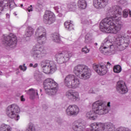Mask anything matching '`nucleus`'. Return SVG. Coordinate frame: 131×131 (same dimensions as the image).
<instances>
[{
  "label": "nucleus",
  "instance_id": "15",
  "mask_svg": "<svg viewBox=\"0 0 131 131\" xmlns=\"http://www.w3.org/2000/svg\"><path fill=\"white\" fill-rule=\"evenodd\" d=\"M116 90L118 93L123 95V94H126L128 92L127 87L125 84V82L123 80H120L117 82L116 85Z\"/></svg>",
  "mask_w": 131,
  "mask_h": 131
},
{
  "label": "nucleus",
  "instance_id": "34",
  "mask_svg": "<svg viewBox=\"0 0 131 131\" xmlns=\"http://www.w3.org/2000/svg\"><path fill=\"white\" fill-rule=\"evenodd\" d=\"M8 6H9L10 9H13V8L15 7V3L14 2V0H9Z\"/></svg>",
  "mask_w": 131,
  "mask_h": 131
},
{
  "label": "nucleus",
  "instance_id": "52",
  "mask_svg": "<svg viewBox=\"0 0 131 131\" xmlns=\"http://www.w3.org/2000/svg\"><path fill=\"white\" fill-rule=\"evenodd\" d=\"M58 123H59V124H61L62 123L61 122H59Z\"/></svg>",
  "mask_w": 131,
  "mask_h": 131
},
{
  "label": "nucleus",
  "instance_id": "48",
  "mask_svg": "<svg viewBox=\"0 0 131 131\" xmlns=\"http://www.w3.org/2000/svg\"><path fill=\"white\" fill-rule=\"evenodd\" d=\"M30 67H33V63H30Z\"/></svg>",
  "mask_w": 131,
  "mask_h": 131
},
{
  "label": "nucleus",
  "instance_id": "12",
  "mask_svg": "<svg viewBox=\"0 0 131 131\" xmlns=\"http://www.w3.org/2000/svg\"><path fill=\"white\" fill-rule=\"evenodd\" d=\"M43 21L45 24L51 25L56 21V16L52 12L50 11H46L43 15Z\"/></svg>",
  "mask_w": 131,
  "mask_h": 131
},
{
  "label": "nucleus",
  "instance_id": "7",
  "mask_svg": "<svg viewBox=\"0 0 131 131\" xmlns=\"http://www.w3.org/2000/svg\"><path fill=\"white\" fill-rule=\"evenodd\" d=\"M32 55L35 60L42 58L45 55H47V51L40 45L36 44L33 47Z\"/></svg>",
  "mask_w": 131,
  "mask_h": 131
},
{
  "label": "nucleus",
  "instance_id": "18",
  "mask_svg": "<svg viewBox=\"0 0 131 131\" xmlns=\"http://www.w3.org/2000/svg\"><path fill=\"white\" fill-rule=\"evenodd\" d=\"M105 124L102 123H94L91 124L90 131H103L105 130Z\"/></svg>",
  "mask_w": 131,
  "mask_h": 131
},
{
  "label": "nucleus",
  "instance_id": "37",
  "mask_svg": "<svg viewBox=\"0 0 131 131\" xmlns=\"http://www.w3.org/2000/svg\"><path fill=\"white\" fill-rule=\"evenodd\" d=\"M19 68L23 71H26V69H27V67L25 66V63H24L23 66H19Z\"/></svg>",
  "mask_w": 131,
  "mask_h": 131
},
{
  "label": "nucleus",
  "instance_id": "20",
  "mask_svg": "<svg viewBox=\"0 0 131 131\" xmlns=\"http://www.w3.org/2000/svg\"><path fill=\"white\" fill-rule=\"evenodd\" d=\"M72 128L75 131H83L85 128V126L82 123L76 121L73 123Z\"/></svg>",
  "mask_w": 131,
  "mask_h": 131
},
{
  "label": "nucleus",
  "instance_id": "39",
  "mask_svg": "<svg viewBox=\"0 0 131 131\" xmlns=\"http://www.w3.org/2000/svg\"><path fill=\"white\" fill-rule=\"evenodd\" d=\"M27 11H28V12H32V11H33V9L32 8V5H30V7H29L27 9Z\"/></svg>",
  "mask_w": 131,
  "mask_h": 131
},
{
  "label": "nucleus",
  "instance_id": "11",
  "mask_svg": "<svg viewBox=\"0 0 131 131\" xmlns=\"http://www.w3.org/2000/svg\"><path fill=\"white\" fill-rule=\"evenodd\" d=\"M35 34L37 37V40L39 45H42L47 40L46 29L43 27H40L37 29Z\"/></svg>",
  "mask_w": 131,
  "mask_h": 131
},
{
  "label": "nucleus",
  "instance_id": "44",
  "mask_svg": "<svg viewBox=\"0 0 131 131\" xmlns=\"http://www.w3.org/2000/svg\"><path fill=\"white\" fill-rule=\"evenodd\" d=\"M128 14L129 15V17H131V11L130 10H129Z\"/></svg>",
  "mask_w": 131,
  "mask_h": 131
},
{
  "label": "nucleus",
  "instance_id": "26",
  "mask_svg": "<svg viewBox=\"0 0 131 131\" xmlns=\"http://www.w3.org/2000/svg\"><path fill=\"white\" fill-rule=\"evenodd\" d=\"M92 40H93V35L90 33H88L85 36V43L89 45V43L92 42Z\"/></svg>",
  "mask_w": 131,
  "mask_h": 131
},
{
  "label": "nucleus",
  "instance_id": "6",
  "mask_svg": "<svg viewBox=\"0 0 131 131\" xmlns=\"http://www.w3.org/2000/svg\"><path fill=\"white\" fill-rule=\"evenodd\" d=\"M20 112V108L16 104H11L6 108V114L10 118H14L15 120H19L20 116L17 115Z\"/></svg>",
  "mask_w": 131,
  "mask_h": 131
},
{
  "label": "nucleus",
  "instance_id": "36",
  "mask_svg": "<svg viewBox=\"0 0 131 131\" xmlns=\"http://www.w3.org/2000/svg\"><path fill=\"white\" fill-rule=\"evenodd\" d=\"M81 51L84 54H88V53L90 52L89 49H88L86 46H85L84 48H82Z\"/></svg>",
  "mask_w": 131,
  "mask_h": 131
},
{
  "label": "nucleus",
  "instance_id": "16",
  "mask_svg": "<svg viewBox=\"0 0 131 131\" xmlns=\"http://www.w3.org/2000/svg\"><path fill=\"white\" fill-rule=\"evenodd\" d=\"M66 113L69 116H75L79 113V108L75 104L71 105L67 108Z\"/></svg>",
  "mask_w": 131,
  "mask_h": 131
},
{
  "label": "nucleus",
  "instance_id": "3",
  "mask_svg": "<svg viewBox=\"0 0 131 131\" xmlns=\"http://www.w3.org/2000/svg\"><path fill=\"white\" fill-rule=\"evenodd\" d=\"M74 73H75L77 76H80V78L84 80L90 79L92 75L91 70L89 69L88 66L84 64H78L75 67Z\"/></svg>",
  "mask_w": 131,
  "mask_h": 131
},
{
  "label": "nucleus",
  "instance_id": "53",
  "mask_svg": "<svg viewBox=\"0 0 131 131\" xmlns=\"http://www.w3.org/2000/svg\"><path fill=\"white\" fill-rule=\"evenodd\" d=\"M42 90L41 89L40 90V92H42Z\"/></svg>",
  "mask_w": 131,
  "mask_h": 131
},
{
  "label": "nucleus",
  "instance_id": "38",
  "mask_svg": "<svg viewBox=\"0 0 131 131\" xmlns=\"http://www.w3.org/2000/svg\"><path fill=\"white\" fill-rule=\"evenodd\" d=\"M118 129V130H119V131H130L128 129V128H124L123 127H121Z\"/></svg>",
  "mask_w": 131,
  "mask_h": 131
},
{
  "label": "nucleus",
  "instance_id": "45",
  "mask_svg": "<svg viewBox=\"0 0 131 131\" xmlns=\"http://www.w3.org/2000/svg\"><path fill=\"white\" fill-rule=\"evenodd\" d=\"M107 65H109V66H111V63L110 62H107Z\"/></svg>",
  "mask_w": 131,
  "mask_h": 131
},
{
  "label": "nucleus",
  "instance_id": "2",
  "mask_svg": "<svg viewBox=\"0 0 131 131\" xmlns=\"http://www.w3.org/2000/svg\"><path fill=\"white\" fill-rule=\"evenodd\" d=\"M92 111L86 113V117L91 120H95L98 118V115H104L107 114L108 111L107 110V105L105 103L101 101L94 102L92 105Z\"/></svg>",
  "mask_w": 131,
  "mask_h": 131
},
{
  "label": "nucleus",
  "instance_id": "51",
  "mask_svg": "<svg viewBox=\"0 0 131 131\" xmlns=\"http://www.w3.org/2000/svg\"><path fill=\"white\" fill-rule=\"evenodd\" d=\"M20 7H21V8H23V4H21Z\"/></svg>",
  "mask_w": 131,
  "mask_h": 131
},
{
  "label": "nucleus",
  "instance_id": "21",
  "mask_svg": "<svg viewBox=\"0 0 131 131\" xmlns=\"http://www.w3.org/2000/svg\"><path fill=\"white\" fill-rule=\"evenodd\" d=\"M111 48L112 45H111V42L108 39V38H106L104 40V43H102L100 48V50H106L108 48Z\"/></svg>",
  "mask_w": 131,
  "mask_h": 131
},
{
  "label": "nucleus",
  "instance_id": "28",
  "mask_svg": "<svg viewBox=\"0 0 131 131\" xmlns=\"http://www.w3.org/2000/svg\"><path fill=\"white\" fill-rule=\"evenodd\" d=\"M25 92H27V94L30 96H35V95H38L37 93V90H34L33 88L30 89L28 91L26 90Z\"/></svg>",
  "mask_w": 131,
  "mask_h": 131
},
{
  "label": "nucleus",
  "instance_id": "49",
  "mask_svg": "<svg viewBox=\"0 0 131 131\" xmlns=\"http://www.w3.org/2000/svg\"><path fill=\"white\" fill-rule=\"evenodd\" d=\"M58 17H62V14H59L58 15Z\"/></svg>",
  "mask_w": 131,
  "mask_h": 131
},
{
  "label": "nucleus",
  "instance_id": "22",
  "mask_svg": "<svg viewBox=\"0 0 131 131\" xmlns=\"http://www.w3.org/2000/svg\"><path fill=\"white\" fill-rule=\"evenodd\" d=\"M86 2L85 0H79L78 1V7L80 10H84L86 8Z\"/></svg>",
  "mask_w": 131,
  "mask_h": 131
},
{
  "label": "nucleus",
  "instance_id": "27",
  "mask_svg": "<svg viewBox=\"0 0 131 131\" xmlns=\"http://www.w3.org/2000/svg\"><path fill=\"white\" fill-rule=\"evenodd\" d=\"M0 131H12V128L9 125L3 124L0 127Z\"/></svg>",
  "mask_w": 131,
  "mask_h": 131
},
{
  "label": "nucleus",
  "instance_id": "13",
  "mask_svg": "<svg viewBox=\"0 0 131 131\" xmlns=\"http://www.w3.org/2000/svg\"><path fill=\"white\" fill-rule=\"evenodd\" d=\"M116 43H117L118 46H122L124 49H125V48H127L128 45H129V39L123 36H121V35H119L116 39Z\"/></svg>",
  "mask_w": 131,
  "mask_h": 131
},
{
  "label": "nucleus",
  "instance_id": "10",
  "mask_svg": "<svg viewBox=\"0 0 131 131\" xmlns=\"http://www.w3.org/2000/svg\"><path fill=\"white\" fill-rule=\"evenodd\" d=\"M3 43L10 48H15L17 45V36L13 33H10L4 37Z\"/></svg>",
  "mask_w": 131,
  "mask_h": 131
},
{
  "label": "nucleus",
  "instance_id": "14",
  "mask_svg": "<svg viewBox=\"0 0 131 131\" xmlns=\"http://www.w3.org/2000/svg\"><path fill=\"white\" fill-rule=\"evenodd\" d=\"M93 67L95 71L99 75H105V74L108 72L107 66L94 63Z\"/></svg>",
  "mask_w": 131,
  "mask_h": 131
},
{
  "label": "nucleus",
  "instance_id": "47",
  "mask_svg": "<svg viewBox=\"0 0 131 131\" xmlns=\"http://www.w3.org/2000/svg\"><path fill=\"white\" fill-rule=\"evenodd\" d=\"M74 6H73L72 5H71L70 6V8H71L72 9H73V7H74Z\"/></svg>",
  "mask_w": 131,
  "mask_h": 131
},
{
  "label": "nucleus",
  "instance_id": "8",
  "mask_svg": "<svg viewBox=\"0 0 131 131\" xmlns=\"http://www.w3.org/2000/svg\"><path fill=\"white\" fill-rule=\"evenodd\" d=\"M57 62L58 64H63L69 61V59L72 57V53L70 51H62L56 55Z\"/></svg>",
  "mask_w": 131,
  "mask_h": 131
},
{
  "label": "nucleus",
  "instance_id": "17",
  "mask_svg": "<svg viewBox=\"0 0 131 131\" xmlns=\"http://www.w3.org/2000/svg\"><path fill=\"white\" fill-rule=\"evenodd\" d=\"M109 0H93V6L96 9L101 10L108 5Z\"/></svg>",
  "mask_w": 131,
  "mask_h": 131
},
{
  "label": "nucleus",
  "instance_id": "29",
  "mask_svg": "<svg viewBox=\"0 0 131 131\" xmlns=\"http://www.w3.org/2000/svg\"><path fill=\"white\" fill-rule=\"evenodd\" d=\"M64 26L68 30H73V24L70 23V22L66 21L64 23Z\"/></svg>",
  "mask_w": 131,
  "mask_h": 131
},
{
  "label": "nucleus",
  "instance_id": "4",
  "mask_svg": "<svg viewBox=\"0 0 131 131\" xmlns=\"http://www.w3.org/2000/svg\"><path fill=\"white\" fill-rule=\"evenodd\" d=\"M45 91L49 96H54L57 94L59 86L58 83L51 78L46 79L43 83Z\"/></svg>",
  "mask_w": 131,
  "mask_h": 131
},
{
  "label": "nucleus",
  "instance_id": "9",
  "mask_svg": "<svg viewBox=\"0 0 131 131\" xmlns=\"http://www.w3.org/2000/svg\"><path fill=\"white\" fill-rule=\"evenodd\" d=\"M41 66L43 70L46 72L54 73L57 70V66L54 62H50L49 60H43L41 62Z\"/></svg>",
  "mask_w": 131,
  "mask_h": 131
},
{
  "label": "nucleus",
  "instance_id": "23",
  "mask_svg": "<svg viewBox=\"0 0 131 131\" xmlns=\"http://www.w3.org/2000/svg\"><path fill=\"white\" fill-rule=\"evenodd\" d=\"M6 7H9V1L8 0L0 1V14L4 11V8Z\"/></svg>",
  "mask_w": 131,
  "mask_h": 131
},
{
  "label": "nucleus",
  "instance_id": "1",
  "mask_svg": "<svg viewBox=\"0 0 131 131\" xmlns=\"http://www.w3.org/2000/svg\"><path fill=\"white\" fill-rule=\"evenodd\" d=\"M121 12L122 9L120 7L113 6L107 12V15L111 17L103 19L100 24L99 28L101 31L105 33L116 34L122 26L121 21L116 19L118 16L121 15Z\"/></svg>",
  "mask_w": 131,
  "mask_h": 131
},
{
  "label": "nucleus",
  "instance_id": "41",
  "mask_svg": "<svg viewBox=\"0 0 131 131\" xmlns=\"http://www.w3.org/2000/svg\"><path fill=\"white\" fill-rule=\"evenodd\" d=\"M54 9L55 10V11H57V12H58V10H59V7L58 6L55 7Z\"/></svg>",
  "mask_w": 131,
  "mask_h": 131
},
{
  "label": "nucleus",
  "instance_id": "46",
  "mask_svg": "<svg viewBox=\"0 0 131 131\" xmlns=\"http://www.w3.org/2000/svg\"><path fill=\"white\" fill-rule=\"evenodd\" d=\"M107 105V107H110V102H108Z\"/></svg>",
  "mask_w": 131,
  "mask_h": 131
},
{
  "label": "nucleus",
  "instance_id": "42",
  "mask_svg": "<svg viewBox=\"0 0 131 131\" xmlns=\"http://www.w3.org/2000/svg\"><path fill=\"white\" fill-rule=\"evenodd\" d=\"M37 63H35L33 66V67L34 68H36V67H37Z\"/></svg>",
  "mask_w": 131,
  "mask_h": 131
},
{
  "label": "nucleus",
  "instance_id": "30",
  "mask_svg": "<svg viewBox=\"0 0 131 131\" xmlns=\"http://www.w3.org/2000/svg\"><path fill=\"white\" fill-rule=\"evenodd\" d=\"M122 70L121 66L120 65H116L114 67V72L115 73H120Z\"/></svg>",
  "mask_w": 131,
  "mask_h": 131
},
{
  "label": "nucleus",
  "instance_id": "19",
  "mask_svg": "<svg viewBox=\"0 0 131 131\" xmlns=\"http://www.w3.org/2000/svg\"><path fill=\"white\" fill-rule=\"evenodd\" d=\"M66 96L69 99V100L73 101V102H75L79 100L78 93L77 92H74L72 90L69 91V92L66 94Z\"/></svg>",
  "mask_w": 131,
  "mask_h": 131
},
{
  "label": "nucleus",
  "instance_id": "43",
  "mask_svg": "<svg viewBox=\"0 0 131 131\" xmlns=\"http://www.w3.org/2000/svg\"><path fill=\"white\" fill-rule=\"evenodd\" d=\"M6 17H7V18H10V14H9L8 13H7L6 14Z\"/></svg>",
  "mask_w": 131,
  "mask_h": 131
},
{
  "label": "nucleus",
  "instance_id": "50",
  "mask_svg": "<svg viewBox=\"0 0 131 131\" xmlns=\"http://www.w3.org/2000/svg\"><path fill=\"white\" fill-rule=\"evenodd\" d=\"M95 46H98V43H97V42H96V43H95Z\"/></svg>",
  "mask_w": 131,
  "mask_h": 131
},
{
  "label": "nucleus",
  "instance_id": "54",
  "mask_svg": "<svg viewBox=\"0 0 131 131\" xmlns=\"http://www.w3.org/2000/svg\"><path fill=\"white\" fill-rule=\"evenodd\" d=\"M15 16H17V14H15Z\"/></svg>",
  "mask_w": 131,
  "mask_h": 131
},
{
  "label": "nucleus",
  "instance_id": "31",
  "mask_svg": "<svg viewBox=\"0 0 131 131\" xmlns=\"http://www.w3.org/2000/svg\"><path fill=\"white\" fill-rule=\"evenodd\" d=\"M105 129L108 131H112L114 129V126L111 123L105 124Z\"/></svg>",
  "mask_w": 131,
  "mask_h": 131
},
{
  "label": "nucleus",
  "instance_id": "25",
  "mask_svg": "<svg viewBox=\"0 0 131 131\" xmlns=\"http://www.w3.org/2000/svg\"><path fill=\"white\" fill-rule=\"evenodd\" d=\"M52 40L54 41L55 42H57V43H59L60 41H61V38H60V35L59 34L57 33H54L52 35Z\"/></svg>",
  "mask_w": 131,
  "mask_h": 131
},
{
  "label": "nucleus",
  "instance_id": "24",
  "mask_svg": "<svg viewBox=\"0 0 131 131\" xmlns=\"http://www.w3.org/2000/svg\"><path fill=\"white\" fill-rule=\"evenodd\" d=\"M33 33H34V29L31 27H28L26 33V36L30 37V36H32Z\"/></svg>",
  "mask_w": 131,
  "mask_h": 131
},
{
  "label": "nucleus",
  "instance_id": "35",
  "mask_svg": "<svg viewBox=\"0 0 131 131\" xmlns=\"http://www.w3.org/2000/svg\"><path fill=\"white\" fill-rule=\"evenodd\" d=\"M128 16V11H127V10L125 9L123 11V18H127Z\"/></svg>",
  "mask_w": 131,
  "mask_h": 131
},
{
  "label": "nucleus",
  "instance_id": "33",
  "mask_svg": "<svg viewBox=\"0 0 131 131\" xmlns=\"http://www.w3.org/2000/svg\"><path fill=\"white\" fill-rule=\"evenodd\" d=\"M26 131H35V126L32 123H30Z\"/></svg>",
  "mask_w": 131,
  "mask_h": 131
},
{
  "label": "nucleus",
  "instance_id": "5",
  "mask_svg": "<svg viewBox=\"0 0 131 131\" xmlns=\"http://www.w3.org/2000/svg\"><path fill=\"white\" fill-rule=\"evenodd\" d=\"M64 85L69 89H77L80 85V80L73 74H69L63 79Z\"/></svg>",
  "mask_w": 131,
  "mask_h": 131
},
{
  "label": "nucleus",
  "instance_id": "32",
  "mask_svg": "<svg viewBox=\"0 0 131 131\" xmlns=\"http://www.w3.org/2000/svg\"><path fill=\"white\" fill-rule=\"evenodd\" d=\"M81 23L83 25H90V24H92V20H88L85 17H83L81 20Z\"/></svg>",
  "mask_w": 131,
  "mask_h": 131
},
{
  "label": "nucleus",
  "instance_id": "40",
  "mask_svg": "<svg viewBox=\"0 0 131 131\" xmlns=\"http://www.w3.org/2000/svg\"><path fill=\"white\" fill-rule=\"evenodd\" d=\"M20 99L22 102H24L25 101V98H24V96L22 95L20 97Z\"/></svg>",
  "mask_w": 131,
  "mask_h": 131
}]
</instances>
